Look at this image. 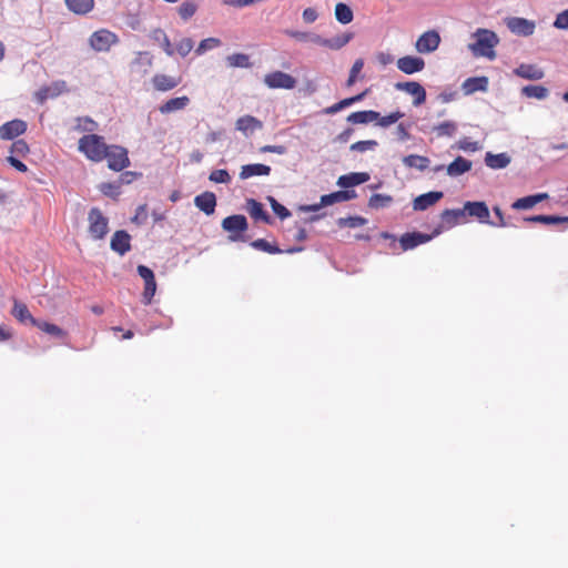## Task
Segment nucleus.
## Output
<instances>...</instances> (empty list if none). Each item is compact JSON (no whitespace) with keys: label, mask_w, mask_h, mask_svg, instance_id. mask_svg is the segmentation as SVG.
<instances>
[{"label":"nucleus","mask_w":568,"mask_h":568,"mask_svg":"<svg viewBox=\"0 0 568 568\" xmlns=\"http://www.w3.org/2000/svg\"><path fill=\"white\" fill-rule=\"evenodd\" d=\"M99 190L103 195L116 200L121 194V183L104 182L99 185Z\"/></svg>","instance_id":"nucleus-43"},{"label":"nucleus","mask_w":568,"mask_h":568,"mask_svg":"<svg viewBox=\"0 0 568 568\" xmlns=\"http://www.w3.org/2000/svg\"><path fill=\"white\" fill-rule=\"evenodd\" d=\"M353 39V33L344 32L331 39H326V48L331 50H339Z\"/></svg>","instance_id":"nucleus-42"},{"label":"nucleus","mask_w":568,"mask_h":568,"mask_svg":"<svg viewBox=\"0 0 568 568\" xmlns=\"http://www.w3.org/2000/svg\"><path fill=\"white\" fill-rule=\"evenodd\" d=\"M335 18L339 23L347 24L353 21L354 14L347 4L338 2L335 6Z\"/></svg>","instance_id":"nucleus-39"},{"label":"nucleus","mask_w":568,"mask_h":568,"mask_svg":"<svg viewBox=\"0 0 568 568\" xmlns=\"http://www.w3.org/2000/svg\"><path fill=\"white\" fill-rule=\"evenodd\" d=\"M465 217L464 209H446L440 214L443 226L446 229L454 227L465 222Z\"/></svg>","instance_id":"nucleus-19"},{"label":"nucleus","mask_w":568,"mask_h":568,"mask_svg":"<svg viewBox=\"0 0 568 568\" xmlns=\"http://www.w3.org/2000/svg\"><path fill=\"white\" fill-rule=\"evenodd\" d=\"M156 291V282L155 278L150 282H144V291H143V303L149 305L152 302V298Z\"/></svg>","instance_id":"nucleus-55"},{"label":"nucleus","mask_w":568,"mask_h":568,"mask_svg":"<svg viewBox=\"0 0 568 568\" xmlns=\"http://www.w3.org/2000/svg\"><path fill=\"white\" fill-rule=\"evenodd\" d=\"M396 65L405 74L420 72L425 68L424 59L415 55H405L397 60Z\"/></svg>","instance_id":"nucleus-12"},{"label":"nucleus","mask_w":568,"mask_h":568,"mask_svg":"<svg viewBox=\"0 0 568 568\" xmlns=\"http://www.w3.org/2000/svg\"><path fill=\"white\" fill-rule=\"evenodd\" d=\"M118 41V36L106 29L93 32L89 39L91 48L98 52L109 51Z\"/></svg>","instance_id":"nucleus-6"},{"label":"nucleus","mask_w":568,"mask_h":568,"mask_svg":"<svg viewBox=\"0 0 568 568\" xmlns=\"http://www.w3.org/2000/svg\"><path fill=\"white\" fill-rule=\"evenodd\" d=\"M378 118V112L374 110L356 111L347 116V121L352 124H366L375 121Z\"/></svg>","instance_id":"nucleus-33"},{"label":"nucleus","mask_w":568,"mask_h":568,"mask_svg":"<svg viewBox=\"0 0 568 568\" xmlns=\"http://www.w3.org/2000/svg\"><path fill=\"white\" fill-rule=\"evenodd\" d=\"M403 163L407 168H416L419 171H424L429 165V159L423 155L409 154L403 159Z\"/></svg>","instance_id":"nucleus-37"},{"label":"nucleus","mask_w":568,"mask_h":568,"mask_svg":"<svg viewBox=\"0 0 568 568\" xmlns=\"http://www.w3.org/2000/svg\"><path fill=\"white\" fill-rule=\"evenodd\" d=\"M264 83L270 89H294L296 85V79L288 73L282 71H274L267 73L264 77Z\"/></svg>","instance_id":"nucleus-7"},{"label":"nucleus","mask_w":568,"mask_h":568,"mask_svg":"<svg viewBox=\"0 0 568 568\" xmlns=\"http://www.w3.org/2000/svg\"><path fill=\"white\" fill-rule=\"evenodd\" d=\"M303 20L306 23H313L317 20L318 13L314 8H306L302 13Z\"/></svg>","instance_id":"nucleus-64"},{"label":"nucleus","mask_w":568,"mask_h":568,"mask_svg":"<svg viewBox=\"0 0 568 568\" xmlns=\"http://www.w3.org/2000/svg\"><path fill=\"white\" fill-rule=\"evenodd\" d=\"M133 64L135 65H144V73L148 72V69L153 64V58L148 52H138L135 59L133 60Z\"/></svg>","instance_id":"nucleus-59"},{"label":"nucleus","mask_w":568,"mask_h":568,"mask_svg":"<svg viewBox=\"0 0 568 568\" xmlns=\"http://www.w3.org/2000/svg\"><path fill=\"white\" fill-rule=\"evenodd\" d=\"M546 199H548L547 193H538V194H534V195H528V196L520 197V199L516 200L511 204V207L514 210H528V209L534 207L536 204H538L539 202H541Z\"/></svg>","instance_id":"nucleus-25"},{"label":"nucleus","mask_w":568,"mask_h":568,"mask_svg":"<svg viewBox=\"0 0 568 568\" xmlns=\"http://www.w3.org/2000/svg\"><path fill=\"white\" fill-rule=\"evenodd\" d=\"M220 45H221V40L220 39H217V38H206V39H204V40H202L200 42L199 47L195 50V53L197 55H202L207 50L217 48Z\"/></svg>","instance_id":"nucleus-51"},{"label":"nucleus","mask_w":568,"mask_h":568,"mask_svg":"<svg viewBox=\"0 0 568 568\" xmlns=\"http://www.w3.org/2000/svg\"><path fill=\"white\" fill-rule=\"evenodd\" d=\"M151 38L158 42L164 52L172 57L175 52L174 48L172 47V43L168 37V34L162 29H155L151 33Z\"/></svg>","instance_id":"nucleus-34"},{"label":"nucleus","mask_w":568,"mask_h":568,"mask_svg":"<svg viewBox=\"0 0 568 568\" xmlns=\"http://www.w3.org/2000/svg\"><path fill=\"white\" fill-rule=\"evenodd\" d=\"M263 123L258 119L252 115H244L236 120V130L243 132L245 135L254 132L255 130L262 129Z\"/></svg>","instance_id":"nucleus-22"},{"label":"nucleus","mask_w":568,"mask_h":568,"mask_svg":"<svg viewBox=\"0 0 568 568\" xmlns=\"http://www.w3.org/2000/svg\"><path fill=\"white\" fill-rule=\"evenodd\" d=\"M514 72L516 75L527 80H540L545 75L540 68L526 63L520 64Z\"/></svg>","instance_id":"nucleus-24"},{"label":"nucleus","mask_w":568,"mask_h":568,"mask_svg":"<svg viewBox=\"0 0 568 568\" xmlns=\"http://www.w3.org/2000/svg\"><path fill=\"white\" fill-rule=\"evenodd\" d=\"M339 196H341L339 191L322 195L320 204L306 206L305 210L306 211H317L322 206H328V205H332L335 203L343 202L342 197H339Z\"/></svg>","instance_id":"nucleus-41"},{"label":"nucleus","mask_w":568,"mask_h":568,"mask_svg":"<svg viewBox=\"0 0 568 568\" xmlns=\"http://www.w3.org/2000/svg\"><path fill=\"white\" fill-rule=\"evenodd\" d=\"M473 163L471 161L457 156L452 163H449L446 168V172L449 176L456 178L471 170Z\"/></svg>","instance_id":"nucleus-21"},{"label":"nucleus","mask_w":568,"mask_h":568,"mask_svg":"<svg viewBox=\"0 0 568 568\" xmlns=\"http://www.w3.org/2000/svg\"><path fill=\"white\" fill-rule=\"evenodd\" d=\"M246 204L247 211L254 220H260L267 224L271 223L270 215L266 213V211L264 210L263 205L260 202H257L254 199H250L247 200Z\"/></svg>","instance_id":"nucleus-32"},{"label":"nucleus","mask_w":568,"mask_h":568,"mask_svg":"<svg viewBox=\"0 0 568 568\" xmlns=\"http://www.w3.org/2000/svg\"><path fill=\"white\" fill-rule=\"evenodd\" d=\"M430 239V235L423 234L419 232H413L403 234L399 239V243L403 251H408L420 244L428 242Z\"/></svg>","instance_id":"nucleus-18"},{"label":"nucleus","mask_w":568,"mask_h":568,"mask_svg":"<svg viewBox=\"0 0 568 568\" xmlns=\"http://www.w3.org/2000/svg\"><path fill=\"white\" fill-rule=\"evenodd\" d=\"M98 129V123L91 118L82 116L77 119L74 130L78 132H94Z\"/></svg>","instance_id":"nucleus-47"},{"label":"nucleus","mask_w":568,"mask_h":568,"mask_svg":"<svg viewBox=\"0 0 568 568\" xmlns=\"http://www.w3.org/2000/svg\"><path fill=\"white\" fill-rule=\"evenodd\" d=\"M194 204L206 215H212L215 212L216 196L213 192H203L195 196Z\"/></svg>","instance_id":"nucleus-15"},{"label":"nucleus","mask_w":568,"mask_h":568,"mask_svg":"<svg viewBox=\"0 0 568 568\" xmlns=\"http://www.w3.org/2000/svg\"><path fill=\"white\" fill-rule=\"evenodd\" d=\"M194 43L191 38H183L178 42L175 50L181 57L184 58L192 51Z\"/></svg>","instance_id":"nucleus-57"},{"label":"nucleus","mask_w":568,"mask_h":568,"mask_svg":"<svg viewBox=\"0 0 568 568\" xmlns=\"http://www.w3.org/2000/svg\"><path fill=\"white\" fill-rule=\"evenodd\" d=\"M139 176H141V173H136V172H132V171H125V172H123L120 175L118 183H121V186L123 184H130L134 180H136Z\"/></svg>","instance_id":"nucleus-63"},{"label":"nucleus","mask_w":568,"mask_h":568,"mask_svg":"<svg viewBox=\"0 0 568 568\" xmlns=\"http://www.w3.org/2000/svg\"><path fill=\"white\" fill-rule=\"evenodd\" d=\"M440 44V36L435 30H429L419 36L415 48L419 53H430L437 50Z\"/></svg>","instance_id":"nucleus-9"},{"label":"nucleus","mask_w":568,"mask_h":568,"mask_svg":"<svg viewBox=\"0 0 568 568\" xmlns=\"http://www.w3.org/2000/svg\"><path fill=\"white\" fill-rule=\"evenodd\" d=\"M189 103L190 99L186 95L173 98L168 100L165 103L161 104L159 111L162 114H168L171 112L183 110L189 105Z\"/></svg>","instance_id":"nucleus-28"},{"label":"nucleus","mask_w":568,"mask_h":568,"mask_svg":"<svg viewBox=\"0 0 568 568\" xmlns=\"http://www.w3.org/2000/svg\"><path fill=\"white\" fill-rule=\"evenodd\" d=\"M251 246L255 250L263 251L268 254H280V253L284 252L277 245L272 244L264 239H257V240L252 241ZM302 250H303V247H291V248H287L285 252L288 254H293L296 252H301Z\"/></svg>","instance_id":"nucleus-20"},{"label":"nucleus","mask_w":568,"mask_h":568,"mask_svg":"<svg viewBox=\"0 0 568 568\" xmlns=\"http://www.w3.org/2000/svg\"><path fill=\"white\" fill-rule=\"evenodd\" d=\"M474 37L476 41L469 44V49L475 57H486L490 60L496 58L495 47L498 44L499 39L494 31L488 29H478Z\"/></svg>","instance_id":"nucleus-1"},{"label":"nucleus","mask_w":568,"mask_h":568,"mask_svg":"<svg viewBox=\"0 0 568 568\" xmlns=\"http://www.w3.org/2000/svg\"><path fill=\"white\" fill-rule=\"evenodd\" d=\"M181 81V77H171L162 73H158L152 78L153 88L162 92L176 88Z\"/></svg>","instance_id":"nucleus-17"},{"label":"nucleus","mask_w":568,"mask_h":568,"mask_svg":"<svg viewBox=\"0 0 568 568\" xmlns=\"http://www.w3.org/2000/svg\"><path fill=\"white\" fill-rule=\"evenodd\" d=\"M458 125L455 121H444L433 128L437 138L453 136L457 132Z\"/></svg>","instance_id":"nucleus-36"},{"label":"nucleus","mask_w":568,"mask_h":568,"mask_svg":"<svg viewBox=\"0 0 568 568\" xmlns=\"http://www.w3.org/2000/svg\"><path fill=\"white\" fill-rule=\"evenodd\" d=\"M523 94L527 98H535L542 100L548 95V89L542 85H526L521 90Z\"/></svg>","instance_id":"nucleus-45"},{"label":"nucleus","mask_w":568,"mask_h":568,"mask_svg":"<svg viewBox=\"0 0 568 568\" xmlns=\"http://www.w3.org/2000/svg\"><path fill=\"white\" fill-rule=\"evenodd\" d=\"M488 89V79L486 77L468 78L463 83V90L466 94H471L477 91H486Z\"/></svg>","instance_id":"nucleus-29"},{"label":"nucleus","mask_w":568,"mask_h":568,"mask_svg":"<svg viewBox=\"0 0 568 568\" xmlns=\"http://www.w3.org/2000/svg\"><path fill=\"white\" fill-rule=\"evenodd\" d=\"M267 201L273 210V212L281 219L285 220L291 216L290 210H287L284 205L278 203L273 196H268Z\"/></svg>","instance_id":"nucleus-52"},{"label":"nucleus","mask_w":568,"mask_h":568,"mask_svg":"<svg viewBox=\"0 0 568 568\" xmlns=\"http://www.w3.org/2000/svg\"><path fill=\"white\" fill-rule=\"evenodd\" d=\"M378 145L376 140L357 141L351 145L352 151L366 152L374 150Z\"/></svg>","instance_id":"nucleus-56"},{"label":"nucleus","mask_w":568,"mask_h":568,"mask_svg":"<svg viewBox=\"0 0 568 568\" xmlns=\"http://www.w3.org/2000/svg\"><path fill=\"white\" fill-rule=\"evenodd\" d=\"M456 146L458 150L465 151V152H476L480 150V144L477 141H470L468 138L460 139Z\"/></svg>","instance_id":"nucleus-53"},{"label":"nucleus","mask_w":568,"mask_h":568,"mask_svg":"<svg viewBox=\"0 0 568 568\" xmlns=\"http://www.w3.org/2000/svg\"><path fill=\"white\" fill-rule=\"evenodd\" d=\"M105 158L108 168L112 171L120 172L130 165L128 150L120 145H108Z\"/></svg>","instance_id":"nucleus-5"},{"label":"nucleus","mask_w":568,"mask_h":568,"mask_svg":"<svg viewBox=\"0 0 568 568\" xmlns=\"http://www.w3.org/2000/svg\"><path fill=\"white\" fill-rule=\"evenodd\" d=\"M443 196V192L439 191L420 194L413 201V209L415 211H425L436 204Z\"/></svg>","instance_id":"nucleus-16"},{"label":"nucleus","mask_w":568,"mask_h":568,"mask_svg":"<svg viewBox=\"0 0 568 568\" xmlns=\"http://www.w3.org/2000/svg\"><path fill=\"white\" fill-rule=\"evenodd\" d=\"M67 8L79 16L91 12L94 8V0H64Z\"/></svg>","instance_id":"nucleus-30"},{"label":"nucleus","mask_w":568,"mask_h":568,"mask_svg":"<svg viewBox=\"0 0 568 568\" xmlns=\"http://www.w3.org/2000/svg\"><path fill=\"white\" fill-rule=\"evenodd\" d=\"M465 216L476 219L479 223L490 224V212L487 204L484 201H467L463 206Z\"/></svg>","instance_id":"nucleus-8"},{"label":"nucleus","mask_w":568,"mask_h":568,"mask_svg":"<svg viewBox=\"0 0 568 568\" xmlns=\"http://www.w3.org/2000/svg\"><path fill=\"white\" fill-rule=\"evenodd\" d=\"M405 114L402 111H399V110L390 112L389 114L384 115V116H381V114L378 113V118L375 119V121H376V124L378 126H381V128H388L392 124L396 123Z\"/></svg>","instance_id":"nucleus-46"},{"label":"nucleus","mask_w":568,"mask_h":568,"mask_svg":"<svg viewBox=\"0 0 568 568\" xmlns=\"http://www.w3.org/2000/svg\"><path fill=\"white\" fill-rule=\"evenodd\" d=\"M366 94H367V90H365L364 92L356 94L354 97L343 99V100L338 101L337 103H335L331 106H327L326 109H324L323 112L325 114H335V113L339 112L341 110H343L356 102L362 101Z\"/></svg>","instance_id":"nucleus-31"},{"label":"nucleus","mask_w":568,"mask_h":568,"mask_svg":"<svg viewBox=\"0 0 568 568\" xmlns=\"http://www.w3.org/2000/svg\"><path fill=\"white\" fill-rule=\"evenodd\" d=\"M196 10H197V6L192 1L182 2L178 9L180 17L184 21H186L187 19L193 17L195 14Z\"/></svg>","instance_id":"nucleus-50"},{"label":"nucleus","mask_w":568,"mask_h":568,"mask_svg":"<svg viewBox=\"0 0 568 568\" xmlns=\"http://www.w3.org/2000/svg\"><path fill=\"white\" fill-rule=\"evenodd\" d=\"M393 201L390 195L386 194H373L369 197L368 206L372 209H381L387 206Z\"/></svg>","instance_id":"nucleus-48"},{"label":"nucleus","mask_w":568,"mask_h":568,"mask_svg":"<svg viewBox=\"0 0 568 568\" xmlns=\"http://www.w3.org/2000/svg\"><path fill=\"white\" fill-rule=\"evenodd\" d=\"M27 130V123L22 120L14 119L0 126V138L2 140H12Z\"/></svg>","instance_id":"nucleus-13"},{"label":"nucleus","mask_w":568,"mask_h":568,"mask_svg":"<svg viewBox=\"0 0 568 568\" xmlns=\"http://www.w3.org/2000/svg\"><path fill=\"white\" fill-rule=\"evenodd\" d=\"M270 173L271 168L268 165L261 163L246 164L241 168L240 178L246 180L255 175H270Z\"/></svg>","instance_id":"nucleus-27"},{"label":"nucleus","mask_w":568,"mask_h":568,"mask_svg":"<svg viewBox=\"0 0 568 568\" xmlns=\"http://www.w3.org/2000/svg\"><path fill=\"white\" fill-rule=\"evenodd\" d=\"M247 227V220L242 214L230 215L222 221V229L230 233L229 240L232 242L243 240L242 233Z\"/></svg>","instance_id":"nucleus-4"},{"label":"nucleus","mask_w":568,"mask_h":568,"mask_svg":"<svg viewBox=\"0 0 568 568\" xmlns=\"http://www.w3.org/2000/svg\"><path fill=\"white\" fill-rule=\"evenodd\" d=\"M369 180V174L366 172H355L345 174L338 178L337 185L341 187L347 189L355 185H359L362 183H365Z\"/></svg>","instance_id":"nucleus-23"},{"label":"nucleus","mask_w":568,"mask_h":568,"mask_svg":"<svg viewBox=\"0 0 568 568\" xmlns=\"http://www.w3.org/2000/svg\"><path fill=\"white\" fill-rule=\"evenodd\" d=\"M525 222L541 223V224H559L568 222V216L556 215H534L524 219Z\"/></svg>","instance_id":"nucleus-38"},{"label":"nucleus","mask_w":568,"mask_h":568,"mask_svg":"<svg viewBox=\"0 0 568 568\" xmlns=\"http://www.w3.org/2000/svg\"><path fill=\"white\" fill-rule=\"evenodd\" d=\"M11 155L24 156L29 153V145L23 140H17L11 145Z\"/></svg>","instance_id":"nucleus-58"},{"label":"nucleus","mask_w":568,"mask_h":568,"mask_svg":"<svg viewBox=\"0 0 568 568\" xmlns=\"http://www.w3.org/2000/svg\"><path fill=\"white\" fill-rule=\"evenodd\" d=\"M32 325L37 326L42 332L55 336L58 338H64L67 336V332L55 324L32 320Z\"/></svg>","instance_id":"nucleus-35"},{"label":"nucleus","mask_w":568,"mask_h":568,"mask_svg":"<svg viewBox=\"0 0 568 568\" xmlns=\"http://www.w3.org/2000/svg\"><path fill=\"white\" fill-rule=\"evenodd\" d=\"M506 26L510 32L523 37L531 36L536 29L534 21L519 17H511L506 19Z\"/></svg>","instance_id":"nucleus-10"},{"label":"nucleus","mask_w":568,"mask_h":568,"mask_svg":"<svg viewBox=\"0 0 568 568\" xmlns=\"http://www.w3.org/2000/svg\"><path fill=\"white\" fill-rule=\"evenodd\" d=\"M396 135H397V139L402 142H405L407 140L410 139V133H409V130H408V125L405 124V123H399L397 126H396Z\"/></svg>","instance_id":"nucleus-62"},{"label":"nucleus","mask_w":568,"mask_h":568,"mask_svg":"<svg viewBox=\"0 0 568 568\" xmlns=\"http://www.w3.org/2000/svg\"><path fill=\"white\" fill-rule=\"evenodd\" d=\"M395 88L414 97L413 104L415 106L422 105L426 101V91L424 87L416 81L398 82L395 84Z\"/></svg>","instance_id":"nucleus-11"},{"label":"nucleus","mask_w":568,"mask_h":568,"mask_svg":"<svg viewBox=\"0 0 568 568\" xmlns=\"http://www.w3.org/2000/svg\"><path fill=\"white\" fill-rule=\"evenodd\" d=\"M510 161L511 159L507 153L493 154L487 152L485 155V164L493 170L505 169Z\"/></svg>","instance_id":"nucleus-26"},{"label":"nucleus","mask_w":568,"mask_h":568,"mask_svg":"<svg viewBox=\"0 0 568 568\" xmlns=\"http://www.w3.org/2000/svg\"><path fill=\"white\" fill-rule=\"evenodd\" d=\"M554 27L560 30L568 29V9L559 12L554 21Z\"/></svg>","instance_id":"nucleus-60"},{"label":"nucleus","mask_w":568,"mask_h":568,"mask_svg":"<svg viewBox=\"0 0 568 568\" xmlns=\"http://www.w3.org/2000/svg\"><path fill=\"white\" fill-rule=\"evenodd\" d=\"M493 211L497 217V222H493L490 221V226H495V227H505L507 226V222H506V219H505V215L501 211V209L499 206H494L493 207Z\"/></svg>","instance_id":"nucleus-61"},{"label":"nucleus","mask_w":568,"mask_h":568,"mask_svg":"<svg viewBox=\"0 0 568 568\" xmlns=\"http://www.w3.org/2000/svg\"><path fill=\"white\" fill-rule=\"evenodd\" d=\"M11 313L21 323H26L29 321L32 324V320H36L29 312L27 305L18 301H14Z\"/></svg>","instance_id":"nucleus-40"},{"label":"nucleus","mask_w":568,"mask_h":568,"mask_svg":"<svg viewBox=\"0 0 568 568\" xmlns=\"http://www.w3.org/2000/svg\"><path fill=\"white\" fill-rule=\"evenodd\" d=\"M110 246L114 252L119 253L120 255H124L131 250L130 234L123 230L116 231L112 235Z\"/></svg>","instance_id":"nucleus-14"},{"label":"nucleus","mask_w":568,"mask_h":568,"mask_svg":"<svg viewBox=\"0 0 568 568\" xmlns=\"http://www.w3.org/2000/svg\"><path fill=\"white\" fill-rule=\"evenodd\" d=\"M366 219L362 216H348V217H341L337 221L338 226L341 227H359L366 224Z\"/></svg>","instance_id":"nucleus-49"},{"label":"nucleus","mask_w":568,"mask_h":568,"mask_svg":"<svg viewBox=\"0 0 568 568\" xmlns=\"http://www.w3.org/2000/svg\"><path fill=\"white\" fill-rule=\"evenodd\" d=\"M89 233L94 240H102L109 232V221L98 207H92L88 215Z\"/></svg>","instance_id":"nucleus-3"},{"label":"nucleus","mask_w":568,"mask_h":568,"mask_svg":"<svg viewBox=\"0 0 568 568\" xmlns=\"http://www.w3.org/2000/svg\"><path fill=\"white\" fill-rule=\"evenodd\" d=\"M209 180L214 183H230L231 175L226 170H214L210 173Z\"/></svg>","instance_id":"nucleus-54"},{"label":"nucleus","mask_w":568,"mask_h":568,"mask_svg":"<svg viewBox=\"0 0 568 568\" xmlns=\"http://www.w3.org/2000/svg\"><path fill=\"white\" fill-rule=\"evenodd\" d=\"M226 62L231 68H250V57L245 53H233L226 58Z\"/></svg>","instance_id":"nucleus-44"},{"label":"nucleus","mask_w":568,"mask_h":568,"mask_svg":"<svg viewBox=\"0 0 568 568\" xmlns=\"http://www.w3.org/2000/svg\"><path fill=\"white\" fill-rule=\"evenodd\" d=\"M108 145L104 139L97 134L83 135L79 140V151L82 152L89 160L101 162L106 154Z\"/></svg>","instance_id":"nucleus-2"}]
</instances>
